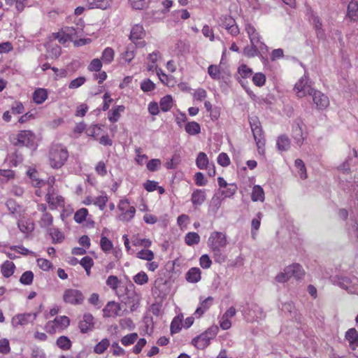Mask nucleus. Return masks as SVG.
Returning <instances> with one entry per match:
<instances>
[{
	"mask_svg": "<svg viewBox=\"0 0 358 358\" xmlns=\"http://www.w3.org/2000/svg\"><path fill=\"white\" fill-rule=\"evenodd\" d=\"M292 136L295 143L299 146H301L303 143L305 137L303 136L302 126L299 122H295L292 125Z\"/></svg>",
	"mask_w": 358,
	"mask_h": 358,
	"instance_id": "nucleus-17",
	"label": "nucleus"
},
{
	"mask_svg": "<svg viewBox=\"0 0 358 358\" xmlns=\"http://www.w3.org/2000/svg\"><path fill=\"white\" fill-rule=\"evenodd\" d=\"M206 200V194L205 189H196L191 196V201L194 207L201 206Z\"/></svg>",
	"mask_w": 358,
	"mask_h": 358,
	"instance_id": "nucleus-18",
	"label": "nucleus"
},
{
	"mask_svg": "<svg viewBox=\"0 0 358 358\" xmlns=\"http://www.w3.org/2000/svg\"><path fill=\"white\" fill-rule=\"evenodd\" d=\"M103 66V62L98 59H93L87 66L89 71H100Z\"/></svg>",
	"mask_w": 358,
	"mask_h": 358,
	"instance_id": "nucleus-58",
	"label": "nucleus"
},
{
	"mask_svg": "<svg viewBox=\"0 0 358 358\" xmlns=\"http://www.w3.org/2000/svg\"><path fill=\"white\" fill-rule=\"evenodd\" d=\"M55 180V177L49 178L48 182V187L45 194V201L49 204V207L51 210H55L58 208H63L65 203L64 197L57 194L56 189L53 186Z\"/></svg>",
	"mask_w": 358,
	"mask_h": 358,
	"instance_id": "nucleus-3",
	"label": "nucleus"
},
{
	"mask_svg": "<svg viewBox=\"0 0 358 358\" xmlns=\"http://www.w3.org/2000/svg\"><path fill=\"white\" fill-rule=\"evenodd\" d=\"M49 164L55 169L62 168L69 158V152L62 144H52L49 150Z\"/></svg>",
	"mask_w": 358,
	"mask_h": 358,
	"instance_id": "nucleus-2",
	"label": "nucleus"
},
{
	"mask_svg": "<svg viewBox=\"0 0 358 358\" xmlns=\"http://www.w3.org/2000/svg\"><path fill=\"white\" fill-rule=\"evenodd\" d=\"M312 97L313 101L317 109H324L329 105L328 96L319 90H315L312 94Z\"/></svg>",
	"mask_w": 358,
	"mask_h": 358,
	"instance_id": "nucleus-14",
	"label": "nucleus"
},
{
	"mask_svg": "<svg viewBox=\"0 0 358 358\" xmlns=\"http://www.w3.org/2000/svg\"><path fill=\"white\" fill-rule=\"evenodd\" d=\"M315 90L308 84V79L306 76L300 78L294 85V91L299 98H303L307 95L312 96Z\"/></svg>",
	"mask_w": 358,
	"mask_h": 358,
	"instance_id": "nucleus-9",
	"label": "nucleus"
},
{
	"mask_svg": "<svg viewBox=\"0 0 358 358\" xmlns=\"http://www.w3.org/2000/svg\"><path fill=\"white\" fill-rule=\"evenodd\" d=\"M38 313L17 314L13 317L11 324L13 327L24 326L36 319Z\"/></svg>",
	"mask_w": 358,
	"mask_h": 358,
	"instance_id": "nucleus-10",
	"label": "nucleus"
},
{
	"mask_svg": "<svg viewBox=\"0 0 358 358\" xmlns=\"http://www.w3.org/2000/svg\"><path fill=\"white\" fill-rule=\"evenodd\" d=\"M210 249H222L228 244L227 235L220 231H213L210 234L208 242Z\"/></svg>",
	"mask_w": 358,
	"mask_h": 358,
	"instance_id": "nucleus-7",
	"label": "nucleus"
},
{
	"mask_svg": "<svg viewBox=\"0 0 358 358\" xmlns=\"http://www.w3.org/2000/svg\"><path fill=\"white\" fill-rule=\"evenodd\" d=\"M312 24L315 29L316 36L318 38H322L324 36V32L322 29V23L320 17L316 15L312 16Z\"/></svg>",
	"mask_w": 358,
	"mask_h": 358,
	"instance_id": "nucleus-31",
	"label": "nucleus"
},
{
	"mask_svg": "<svg viewBox=\"0 0 358 358\" xmlns=\"http://www.w3.org/2000/svg\"><path fill=\"white\" fill-rule=\"evenodd\" d=\"M213 252V257L216 263L220 264L226 262L227 257L222 252V249H210Z\"/></svg>",
	"mask_w": 358,
	"mask_h": 358,
	"instance_id": "nucleus-45",
	"label": "nucleus"
},
{
	"mask_svg": "<svg viewBox=\"0 0 358 358\" xmlns=\"http://www.w3.org/2000/svg\"><path fill=\"white\" fill-rule=\"evenodd\" d=\"M295 166L298 169V173L302 179H306L307 178L306 168L303 163V162L297 159L295 160Z\"/></svg>",
	"mask_w": 358,
	"mask_h": 358,
	"instance_id": "nucleus-57",
	"label": "nucleus"
},
{
	"mask_svg": "<svg viewBox=\"0 0 358 358\" xmlns=\"http://www.w3.org/2000/svg\"><path fill=\"white\" fill-rule=\"evenodd\" d=\"M117 208L121 212L118 216L119 220L121 221L129 222L136 214L135 207L131 206L128 199H121L117 205Z\"/></svg>",
	"mask_w": 358,
	"mask_h": 358,
	"instance_id": "nucleus-6",
	"label": "nucleus"
},
{
	"mask_svg": "<svg viewBox=\"0 0 358 358\" xmlns=\"http://www.w3.org/2000/svg\"><path fill=\"white\" fill-rule=\"evenodd\" d=\"M213 298L208 296L204 299L194 312L196 317H201L213 304Z\"/></svg>",
	"mask_w": 358,
	"mask_h": 358,
	"instance_id": "nucleus-25",
	"label": "nucleus"
},
{
	"mask_svg": "<svg viewBox=\"0 0 358 358\" xmlns=\"http://www.w3.org/2000/svg\"><path fill=\"white\" fill-rule=\"evenodd\" d=\"M157 76L162 83L167 86H173V79L169 78L161 69L157 71Z\"/></svg>",
	"mask_w": 358,
	"mask_h": 358,
	"instance_id": "nucleus-60",
	"label": "nucleus"
},
{
	"mask_svg": "<svg viewBox=\"0 0 358 358\" xmlns=\"http://www.w3.org/2000/svg\"><path fill=\"white\" fill-rule=\"evenodd\" d=\"M245 31H246L250 43H260L261 45H264L261 41L260 34L255 27V26L250 22H247L245 24Z\"/></svg>",
	"mask_w": 358,
	"mask_h": 358,
	"instance_id": "nucleus-15",
	"label": "nucleus"
},
{
	"mask_svg": "<svg viewBox=\"0 0 358 358\" xmlns=\"http://www.w3.org/2000/svg\"><path fill=\"white\" fill-rule=\"evenodd\" d=\"M53 223V217L52 215L48 213L45 212L43 213L42 217L39 221V224L41 227L48 228L50 227Z\"/></svg>",
	"mask_w": 358,
	"mask_h": 358,
	"instance_id": "nucleus-47",
	"label": "nucleus"
},
{
	"mask_svg": "<svg viewBox=\"0 0 358 358\" xmlns=\"http://www.w3.org/2000/svg\"><path fill=\"white\" fill-rule=\"evenodd\" d=\"M106 285L115 292L118 298L125 303H138L140 301L139 296L134 289V285L131 284L130 288L127 287H119L120 280L115 275H109L106 280Z\"/></svg>",
	"mask_w": 358,
	"mask_h": 358,
	"instance_id": "nucleus-1",
	"label": "nucleus"
},
{
	"mask_svg": "<svg viewBox=\"0 0 358 358\" xmlns=\"http://www.w3.org/2000/svg\"><path fill=\"white\" fill-rule=\"evenodd\" d=\"M219 331V328L217 325H212L206 329L203 334L210 341L214 338Z\"/></svg>",
	"mask_w": 358,
	"mask_h": 358,
	"instance_id": "nucleus-61",
	"label": "nucleus"
},
{
	"mask_svg": "<svg viewBox=\"0 0 358 358\" xmlns=\"http://www.w3.org/2000/svg\"><path fill=\"white\" fill-rule=\"evenodd\" d=\"M63 300L66 303L78 306L83 303L85 296L80 290L70 288L64 292Z\"/></svg>",
	"mask_w": 358,
	"mask_h": 358,
	"instance_id": "nucleus-8",
	"label": "nucleus"
},
{
	"mask_svg": "<svg viewBox=\"0 0 358 358\" xmlns=\"http://www.w3.org/2000/svg\"><path fill=\"white\" fill-rule=\"evenodd\" d=\"M131 243L134 246H143L149 248L152 245V241L148 238H140L138 236L131 237Z\"/></svg>",
	"mask_w": 358,
	"mask_h": 358,
	"instance_id": "nucleus-39",
	"label": "nucleus"
},
{
	"mask_svg": "<svg viewBox=\"0 0 358 358\" xmlns=\"http://www.w3.org/2000/svg\"><path fill=\"white\" fill-rule=\"evenodd\" d=\"M186 280L191 283H196L201 278V271L199 268L192 267L186 273Z\"/></svg>",
	"mask_w": 358,
	"mask_h": 358,
	"instance_id": "nucleus-22",
	"label": "nucleus"
},
{
	"mask_svg": "<svg viewBox=\"0 0 358 358\" xmlns=\"http://www.w3.org/2000/svg\"><path fill=\"white\" fill-rule=\"evenodd\" d=\"M36 263L38 267L45 271H49L52 267V263L46 259L38 258L36 260Z\"/></svg>",
	"mask_w": 358,
	"mask_h": 358,
	"instance_id": "nucleus-63",
	"label": "nucleus"
},
{
	"mask_svg": "<svg viewBox=\"0 0 358 358\" xmlns=\"http://www.w3.org/2000/svg\"><path fill=\"white\" fill-rule=\"evenodd\" d=\"M120 304L114 301H109L103 309V316L104 317H115L120 315Z\"/></svg>",
	"mask_w": 358,
	"mask_h": 358,
	"instance_id": "nucleus-12",
	"label": "nucleus"
},
{
	"mask_svg": "<svg viewBox=\"0 0 358 358\" xmlns=\"http://www.w3.org/2000/svg\"><path fill=\"white\" fill-rule=\"evenodd\" d=\"M124 110L125 107L123 105L113 106L108 113V120L112 123L117 122L121 116V113Z\"/></svg>",
	"mask_w": 358,
	"mask_h": 358,
	"instance_id": "nucleus-21",
	"label": "nucleus"
},
{
	"mask_svg": "<svg viewBox=\"0 0 358 358\" xmlns=\"http://www.w3.org/2000/svg\"><path fill=\"white\" fill-rule=\"evenodd\" d=\"M217 161V163L223 167L228 166L231 163L229 157L225 152H221L220 154H219Z\"/></svg>",
	"mask_w": 358,
	"mask_h": 358,
	"instance_id": "nucleus-64",
	"label": "nucleus"
},
{
	"mask_svg": "<svg viewBox=\"0 0 358 358\" xmlns=\"http://www.w3.org/2000/svg\"><path fill=\"white\" fill-rule=\"evenodd\" d=\"M34 273L31 271H27L24 272L20 278V282L24 285H30L34 280Z\"/></svg>",
	"mask_w": 358,
	"mask_h": 358,
	"instance_id": "nucleus-48",
	"label": "nucleus"
},
{
	"mask_svg": "<svg viewBox=\"0 0 358 358\" xmlns=\"http://www.w3.org/2000/svg\"><path fill=\"white\" fill-rule=\"evenodd\" d=\"M53 320L60 331L66 329L70 324V320L67 316L56 317Z\"/></svg>",
	"mask_w": 358,
	"mask_h": 358,
	"instance_id": "nucleus-44",
	"label": "nucleus"
},
{
	"mask_svg": "<svg viewBox=\"0 0 358 358\" xmlns=\"http://www.w3.org/2000/svg\"><path fill=\"white\" fill-rule=\"evenodd\" d=\"M305 275V271L299 264H293L287 266L284 272L278 273L275 276V280L278 282H285L292 277L296 280L301 279Z\"/></svg>",
	"mask_w": 358,
	"mask_h": 358,
	"instance_id": "nucleus-4",
	"label": "nucleus"
},
{
	"mask_svg": "<svg viewBox=\"0 0 358 358\" xmlns=\"http://www.w3.org/2000/svg\"><path fill=\"white\" fill-rule=\"evenodd\" d=\"M252 82L257 87H262L266 83V76L263 73H256L252 76Z\"/></svg>",
	"mask_w": 358,
	"mask_h": 358,
	"instance_id": "nucleus-56",
	"label": "nucleus"
},
{
	"mask_svg": "<svg viewBox=\"0 0 358 358\" xmlns=\"http://www.w3.org/2000/svg\"><path fill=\"white\" fill-rule=\"evenodd\" d=\"M15 178V173L13 171L7 169H0V180L3 182H7L10 179Z\"/></svg>",
	"mask_w": 358,
	"mask_h": 358,
	"instance_id": "nucleus-62",
	"label": "nucleus"
},
{
	"mask_svg": "<svg viewBox=\"0 0 358 358\" xmlns=\"http://www.w3.org/2000/svg\"><path fill=\"white\" fill-rule=\"evenodd\" d=\"M238 72L243 78H248L252 75V69L248 65L241 64L238 69Z\"/></svg>",
	"mask_w": 358,
	"mask_h": 358,
	"instance_id": "nucleus-55",
	"label": "nucleus"
},
{
	"mask_svg": "<svg viewBox=\"0 0 358 358\" xmlns=\"http://www.w3.org/2000/svg\"><path fill=\"white\" fill-rule=\"evenodd\" d=\"M100 246L104 252L108 253L113 249V244L107 237L102 236L100 241Z\"/></svg>",
	"mask_w": 358,
	"mask_h": 358,
	"instance_id": "nucleus-53",
	"label": "nucleus"
},
{
	"mask_svg": "<svg viewBox=\"0 0 358 358\" xmlns=\"http://www.w3.org/2000/svg\"><path fill=\"white\" fill-rule=\"evenodd\" d=\"M351 350H355L358 347V331L355 328L349 329L345 335Z\"/></svg>",
	"mask_w": 358,
	"mask_h": 358,
	"instance_id": "nucleus-19",
	"label": "nucleus"
},
{
	"mask_svg": "<svg viewBox=\"0 0 358 358\" xmlns=\"http://www.w3.org/2000/svg\"><path fill=\"white\" fill-rule=\"evenodd\" d=\"M347 16L352 20H358V3L356 1H351L348 6Z\"/></svg>",
	"mask_w": 358,
	"mask_h": 358,
	"instance_id": "nucleus-29",
	"label": "nucleus"
},
{
	"mask_svg": "<svg viewBox=\"0 0 358 358\" xmlns=\"http://www.w3.org/2000/svg\"><path fill=\"white\" fill-rule=\"evenodd\" d=\"M251 199L253 201H263L264 200V192L259 185H255L252 188Z\"/></svg>",
	"mask_w": 358,
	"mask_h": 358,
	"instance_id": "nucleus-37",
	"label": "nucleus"
},
{
	"mask_svg": "<svg viewBox=\"0 0 358 358\" xmlns=\"http://www.w3.org/2000/svg\"><path fill=\"white\" fill-rule=\"evenodd\" d=\"M136 256L138 259L145 260L147 262H151L155 258L154 252L152 250H149L148 248H145L144 249L138 251L136 253Z\"/></svg>",
	"mask_w": 358,
	"mask_h": 358,
	"instance_id": "nucleus-36",
	"label": "nucleus"
},
{
	"mask_svg": "<svg viewBox=\"0 0 358 358\" xmlns=\"http://www.w3.org/2000/svg\"><path fill=\"white\" fill-rule=\"evenodd\" d=\"M258 44L260 43H250V45L245 47L243 50V55L248 58L258 56L259 55Z\"/></svg>",
	"mask_w": 358,
	"mask_h": 358,
	"instance_id": "nucleus-28",
	"label": "nucleus"
},
{
	"mask_svg": "<svg viewBox=\"0 0 358 358\" xmlns=\"http://www.w3.org/2000/svg\"><path fill=\"white\" fill-rule=\"evenodd\" d=\"M57 345L63 350H68L71 348V341L70 339L65 336H59L56 341Z\"/></svg>",
	"mask_w": 358,
	"mask_h": 358,
	"instance_id": "nucleus-42",
	"label": "nucleus"
},
{
	"mask_svg": "<svg viewBox=\"0 0 358 358\" xmlns=\"http://www.w3.org/2000/svg\"><path fill=\"white\" fill-rule=\"evenodd\" d=\"M135 57L134 48L133 45L128 46L126 50L122 54V59L126 62H131Z\"/></svg>",
	"mask_w": 358,
	"mask_h": 358,
	"instance_id": "nucleus-54",
	"label": "nucleus"
},
{
	"mask_svg": "<svg viewBox=\"0 0 358 358\" xmlns=\"http://www.w3.org/2000/svg\"><path fill=\"white\" fill-rule=\"evenodd\" d=\"M35 136L31 131L22 130L17 134L9 136L10 142L15 146L31 147L34 143Z\"/></svg>",
	"mask_w": 358,
	"mask_h": 358,
	"instance_id": "nucleus-5",
	"label": "nucleus"
},
{
	"mask_svg": "<svg viewBox=\"0 0 358 358\" xmlns=\"http://www.w3.org/2000/svg\"><path fill=\"white\" fill-rule=\"evenodd\" d=\"M145 35V31L144 30V28L143 25L137 24L133 26L129 38L135 43L138 39H142Z\"/></svg>",
	"mask_w": 358,
	"mask_h": 358,
	"instance_id": "nucleus-20",
	"label": "nucleus"
},
{
	"mask_svg": "<svg viewBox=\"0 0 358 358\" xmlns=\"http://www.w3.org/2000/svg\"><path fill=\"white\" fill-rule=\"evenodd\" d=\"M182 325V320L180 316L175 317L171 323V334L178 333L181 329Z\"/></svg>",
	"mask_w": 358,
	"mask_h": 358,
	"instance_id": "nucleus-40",
	"label": "nucleus"
},
{
	"mask_svg": "<svg viewBox=\"0 0 358 358\" xmlns=\"http://www.w3.org/2000/svg\"><path fill=\"white\" fill-rule=\"evenodd\" d=\"M138 338V334L136 333H131L123 336L121 339V343L124 346L130 345L135 343Z\"/></svg>",
	"mask_w": 358,
	"mask_h": 358,
	"instance_id": "nucleus-59",
	"label": "nucleus"
},
{
	"mask_svg": "<svg viewBox=\"0 0 358 358\" xmlns=\"http://www.w3.org/2000/svg\"><path fill=\"white\" fill-rule=\"evenodd\" d=\"M185 130L188 134L194 136L201 132V126L195 121L189 122L186 124Z\"/></svg>",
	"mask_w": 358,
	"mask_h": 358,
	"instance_id": "nucleus-35",
	"label": "nucleus"
},
{
	"mask_svg": "<svg viewBox=\"0 0 358 358\" xmlns=\"http://www.w3.org/2000/svg\"><path fill=\"white\" fill-rule=\"evenodd\" d=\"M50 234L52 238V243H61L64 239V234L58 229L52 228L50 229Z\"/></svg>",
	"mask_w": 358,
	"mask_h": 358,
	"instance_id": "nucleus-50",
	"label": "nucleus"
},
{
	"mask_svg": "<svg viewBox=\"0 0 358 358\" xmlns=\"http://www.w3.org/2000/svg\"><path fill=\"white\" fill-rule=\"evenodd\" d=\"M200 236L196 232H188L185 236V243L188 246L197 245L200 242Z\"/></svg>",
	"mask_w": 358,
	"mask_h": 358,
	"instance_id": "nucleus-38",
	"label": "nucleus"
},
{
	"mask_svg": "<svg viewBox=\"0 0 358 358\" xmlns=\"http://www.w3.org/2000/svg\"><path fill=\"white\" fill-rule=\"evenodd\" d=\"M94 317L90 313H85L78 323L80 332L86 334L92 331L94 327Z\"/></svg>",
	"mask_w": 358,
	"mask_h": 358,
	"instance_id": "nucleus-13",
	"label": "nucleus"
},
{
	"mask_svg": "<svg viewBox=\"0 0 358 358\" xmlns=\"http://www.w3.org/2000/svg\"><path fill=\"white\" fill-rule=\"evenodd\" d=\"M87 215L88 210L85 208H82L75 213L73 218L77 223H82L85 220Z\"/></svg>",
	"mask_w": 358,
	"mask_h": 358,
	"instance_id": "nucleus-51",
	"label": "nucleus"
},
{
	"mask_svg": "<svg viewBox=\"0 0 358 358\" xmlns=\"http://www.w3.org/2000/svg\"><path fill=\"white\" fill-rule=\"evenodd\" d=\"M148 275L145 271H140L133 277L134 282L139 285H143L148 282Z\"/></svg>",
	"mask_w": 358,
	"mask_h": 358,
	"instance_id": "nucleus-49",
	"label": "nucleus"
},
{
	"mask_svg": "<svg viewBox=\"0 0 358 358\" xmlns=\"http://www.w3.org/2000/svg\"><path fill=\"white\" fill-rule=\"evenodd\" d=\"M222 26L233 36H236L240 33L235 20L230 15H225L222 18Z\"/></svg>",
	"mask_w": 358,
	"mask_h": 358,
	"instance_id": "nucleus-11",
	"label": "nucleus"
},
{
	"mask_svg": "<svg viewBox=\"0 0 358 358\" xmlns=\"http://www.w3.org/2000/svg\"><path fill=\"white\" fill-rule=\"evenodd\" d=\"M192 345H194L197 349H204L209 344L210 341L203 334H201L199 336L192 339Z\"/></svg>",
	"mask_w": 358,
	"mask_h": 358,
	"instance_id": "nucleus-30",
	"label": "nucleus"
},
{
	"mask_svg": "<svg viewBox=\"0 0 358 358\" xmlns=\"http://www.w3.org/2000/svg\"><path fill=\"white\" fill-rule=\"evenodd\" d=\"M110 341L108 338H103L94 348V352L96 354H103L109 347Z\"/></svg>",
	"mask_w": 358,
	"mask_h": 358,
	"instance_id": "nucleus-43",
	"label": "nucleus"
},
{
	"mask_svg": "<svg viewBox=\"0 0 358 358\" xmlns=\"http://www.w3.org/2000/svg\"><path fill=\"white\" fill-rule=\"evenodd\" d=\"M102 131V126L100 124H92L87 128L85 133L88 136L96 138Z\"/></svg>",
	"mask_w": 358,
	"mask_h": 358,
	"instance_id": "nucleus-41",
	"label": "nucleus"
},
{
	"mask_svg": "<svg viewBox=\"0 0 358 358\" xmlns=\"http://www.w3.org/2000/svg\"><path fill=\"white\" fill-rule=\"evenodd\" d=\"M108 201V197L106 193H102L101 195L96 197L94 200V205L98 206L101 210H103L106 205Z\"/></svg>",
	"mask_w": 358,
	"mask_h": 358,
	"instance_id": "nucleus-46",
	"label": "nucleus"
},
{
	"mask_svg": "<svg viewBox=\"0 0 358 358\" xmlns=\"http://www.w3.org/2000/svg\"><path fill=\"white\" fill-rule=\"evenodd\" d=\"M17 226L20 231L25 234H30L34 229V222L29 219L20 220L17 223Z\"/></svg>",
	"mask_w": 358,
	"mask_h": 358,
	"instance_id": "nucleus-23",
	"label": "nucleus"
},
{
	"mask_svg": "<svg viewBox=\"0 0 358 358\" xmlns=\"http://www.w3.org/2000/svg\"><path fill=\"white\" fill-rule=\"evenodd\" d=\"M32 98L35 103L41 104L48 99V92L44 88H38L34 92Z\"/></svg>",
	"mask_w": 358,
	"mask_h": 358,
	"instance_id": "nucleus-27",
	"label": "nucleus"
},
{
	"mask_svg": "<svg viewBox=\"0 0 358 358\" xmlns=\"http://www.w3.org/2000/svg\"><path fill=\"white\" fill-rule=\"evenodd\" d=\"M114 57H115L114 50L110 47H107L102 52L101 60L105 64H109L114 60Z\"/></svg>",
	"mask_w": 358,
	"mask_h": 358,
	"instance_id": "nucleus-33",
	"label": "nucleus"
},
{
	"mask_svg": "<svg viewBox=\"0 0 358 358\" xmlns=\"http://www.w3.org/2000/svg\"><path fill=\"white\" fill-rule=\"evenodd\" d=\"M173 106V100L171 95H166L160 99L159 107L163 112L169 111Z\"/></svg>",
	"mask_w": 358,
	"mask_h": 358,
	"instance_id": "nucleus-32",
	"label": "nucleus"
},
{
	"mask_svg": "<svg viewBox=\"0 0 358 358\" xmlns=\"http://www.w3.org/2000/svg\"><path fill=\"white\" fill-rule=\"evenodd\" d=\"M196 166L199 169H207L209 164L208 158L205 152H200L196 159Z\"/></svg>",
	"mask_w": 358,
	"mask_h": 358,
	"instance_id": "nucleus-34",
	"label": "nucleus"
},
{
	"mask_svg": "<svg viewBox=\"0 0 358 358\" xmlns=\"http://www.w3.org/2000/svg\"><path fill=\"white\" fill-rule=\"evenodd\" d=\"M73 31L74 29H70L69 27H66L64 30L62 29L57 33H53L52 36L61 44H65L67 42L73 41L72 32Z\"/></svg>",
	"mask_w": 358,
	"mask_h": 358,
	"instance_id": "nucleus-16",
	"label": "nucleus"
},
{
	"mask_svg": "<svg viewBox=\"0 0 358 358\" xmlns=\"http://www.w3.org/2000/svg\"><path fill=\"white\" fill-rule=\"evenodd\" d=\"M276 146L281 152L287 151L290 148V140L285 134L279 136L276 140Z\"/></svg>",
	"mask_w": 358,
	"mask_h": 358,
	"instance_id": "nucleus-26",
	"label": "nucleus"
},
{
	"mask_svg": "<svg viewBox=\"0 0 358 358\" xmlns=\"http://www.w3.org/2000/svg\"><path fill=\"white\" fill-rule=\"evenodd\" d=\"M208 73L213 80H219L220 78L221 71L219 66L210 65L208 68Z\"/></svg>",
	"mask_w": 358,
	"mask_h": 358,
	"instance_id": "nucleus-52",
	"label": "nucleus"
},
{
	"mask_svg": "<svg viewBox=\"0 0 358 358\" xmlns=\"http://www.w3.org/2000/svg\"><path fill=\"white\" fill-rule=\"evenodd\" d=\"M15 270V264L9 260L5 261L1 266V272L3 277L8 278L13 275Z\"/></svg>",
	"mask_w": 358,
	"mask_h": 358,
	"instance_id": "nucleus-24",
	"label": "nucleus"
}]
</instances>
